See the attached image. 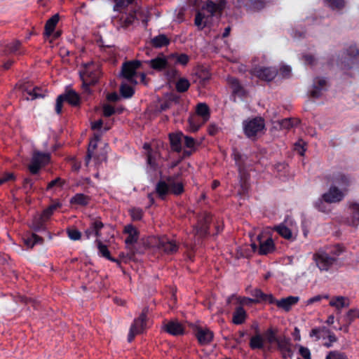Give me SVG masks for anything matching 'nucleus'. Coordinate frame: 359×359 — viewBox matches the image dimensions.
Instances as JSON below:
<instances>
[{"label":"nucleus","instance_id":"nucleus-1","mask_svg":"<svg viewBox=\"0 0 359 359\" xmlns=\"http://www.w3.org/2000/svg\"><path fill=\"white\" fill-rule=\"evenodd\" d=\"M254 299L231 294L226 300L227 305L234 309L232 314H247L244 306H252L255 303H269L275 304L284 311L288 312L291 308L297 304L299 297L289 296L277 300L271 294H265L260 289L256 288L251 292Z\"/></svg>","mask_w":359,"mask_h":359},{"label":"nucleus","instance_id":"nucleus-2","mask_svg":"<svg viewBox=\"0 0 359 359\" xmlns=\"http://www.w3.org/2000/svg\"><path fill=\"white\" fill-rule=\"evenodd\" d=\"M101 74V69L97 64L95 62L84 64L79 71L83 92L90 94L92 91L90 87L98 83Z\"/></svg>","mask_w":359,"mask_h":359},{"label":"nucleus","instance_id":"nucleus-3","mask_svg":"<svg viewBox=\"0 0 359 359\" xmlns=\"http://www.w3.org/2000/svg\"><path fill=\"white\" fill-rule=\"evenodd\" d=\"M140 13V7L135 6L129 12H121L112 20L117 29H126L138 20L137 15Z\"/></svg>","mask_w":359,"mask_h":359},{"label":"nucleus","instance_id":"nucleus-4","mask_svg":"<svg viewBox=\"0 0 359 359\" xmlns=\"http://www.w3.org/2000/svg\"><path fill=\"white\" fill-rule=\"evenodd\" d=\"M50 161V154L47 152L34 151L28 170L32 175H36L40 170Z\"/></svg>","mask_w":359,"mask_h":359},{"label":"nucleus","instance_id":"nucleus-5","mask_svg":"<svg viewBox=\"0 0 359 359\" xmlns=\"http://www.w3.org/2000/svg\"><path fill=\"white\" fill-rule=\"evenodd\" d=\"M194 334L201 346L209 344L213 339V332L199 323H190Z\"/></svg>","mask_w":359,"mask_h":359},{"label":"nucleus","instance_id":"nucleus-6","mask_svg":"<svg viewBox=\"0 0 359 359\" xmlns=\"http://www.w3.org/2000/svg\"><path fill=\"white\" fill-rule=\"evenodd\" d=\"M212 222V215L208 212H203L199 216L197 224L194 226L196 236L201 238L206 237L209 233L210 225Z\"/></svg>","mask_w":359,"mask_h":359},{"label":"nucleus","instance_id":"nucleus-7","mask_svg":"<svg viewBox=\"0 0 359 359\" xmlns=\"http://www.w3.org/2000/svg\"><path fill=\"white\" fill-rule=\"evenodd\" d=\"M313 259L320 271H327L337 262L336 257H332L329 253L323 251L313 254Z\"/></svg>","mask_w":359,"mask_h":359},{"label":"nucleus","instance_id":"nucleus-8","mask_svg":"<svg viewBox=\"0 0 359 359\" xmlns=\"http://www.w3.org/2000/svg\"><path fill=\"white\" fill-rule=\"evenodd\" d=\"M264 128V121L262 118H252L243 123L245 135L249 138L255 137Z\"/></svg>","mask_w":359,"mask_h":359},{"label":"nucleus","instance_id":"nucleus-9","mask_svg":"<svg viewBox=\"0 0 359 359\" xmlns=\"http://www.w3.org/2000/svg\"><path fill=\"white\" fill-rule=\"evenodd\" d=\"M327 180L332 184V186L341 187L340 190L343 191H346L351 183V177L341 172H333L327 177Z\"/></svg>","mask_w":359,"mask_h":359},{"label":"nucleus","instance_id":"nucleus-10","mask_svg":"<svg viewBox=\"0 0 359 359\" xmlns=\"http://www.w3.org/2000/svg\"><path fill=\"white\" fill-rule=\"evenodd\" d=\"M140 66L141 62L140 60H132L124 62L121 69L123 77L131 83H137V81L134 79V76L137 74L136 70L139 69Z\"/></svg>","mask_w":359,"mask_h":359},{"label":"nucleus","instance_id":"nucleus-11","mask_svg":"<svg viewBox=\"0 0 359 359\" xmlns=\"http://www.w3.org/2000/svg\"><path fill=\"white\" fill-rule=\"evenodd\" d=\"M147 324V316H140L134 320L132 324L129 334L128 336V341H132L136 334H140L146 328Z\"/></svg>","mask_w":359,"mask_h":359},{"label":"nucleus","instance_id":"nucleus-12","mask_svg":"<svg viewBox=\"0 0 359 359\" xmlns=\"http://www.w3.org/2000/svg\"><path fill=\"white\" fill-rule=\"evenodd\" d=\"M310 337H315L316 340L321 338L325 339L327 338L328 341L324 343V346L329 348L332 346L334 342L337 341V337L334 334H331L330 331L325 328H314L310 332Z\"/></svg>","mask_w":359,"mask_h":359},{"label":"nucleus","instance_id":"nucleus-13","mask_svg":"<svg viewBox=\"0 0 359 359\" xmlns=\"http://www.w3.org/2000/svg\"><path fill=\"white\" fill-rule=\"evenodd\" d=\"M231 156L235 162L236 166L238 168V171L240 176V181L241 183L245 179V162L247 160V156L241 154L237 149H233ZM244 184H242V187Z\"/></svg>","mask_w":359,"mask_h":359},{"label":"nucleus","instance_id":"nucleus-14","mask_svg":"<svg viewBox=\"0 0 359 359\" xmlns=\"http://www.w3.org/2000/svg\"><path fill=\"white\" fill-rule=\"evenodd\" d=\"M1 52L6 55L10 54L21 55L26 53V50L22 47L20 41L13 40L10 43L2 45Z\"/></svg>","mask_w":359,"mask_h":359},{"label":"nucleus","instance_id":"nucleus-15","mask_svg":"<svg viewBox=\"0 0 359 359\" xmlns=\"http://www.w3.org/2000/svg\"><path fill=\"white\" fill-rule=\"evenodd\" d=\"M254 75L265 81H272L278 74V69L275 67H257L253 69Z\"/></svg>","mask_w":359,"mask_h":359},{"label":"nucleus","instance_id":"nucleus-16","mask_svg":"<svg viewBox=\"0 0 359 359\" xmlns=\"http://www.w3.org/2000/svg\"><path fill=\"white\" fill-rule=\"evenodd\" d=\"M344 196V192L336 186H331L329 190L323 194V200L327 203H339Z\"/></svg>","mask_w":359,"mask_h":359},{"label":"nucleus","instance_id":"nucleus-17","mask_svg":"<svg viewBox=\"0 0 359 359\" xmlns=\"http://www.w3.org/2000/svg\"><path fill=\"white\" fill-rule=\"evenodd\" d=\"M327 90V81L323 77L317 76L314 79L312 89L309 90V95L312 98L318 99L322 96L323 92Z\"/></svg>","mask_w":359,"mask_h":359},{"label":"nucleus","instance_id":"nucleus-18","mask_svg":"<svg viewBox=\"0 0 359 359\" xmlns=\"http://www.w3.org/2000/svg\"><path fill=\"white\" fill-rule=\"evenodd\" d=\"M147 63L152 69L156 72L164 71L169 67L168 59L163 53H161L155 58L147 61Z\"/></svg>","mask_w":359,"mask_h":359},{"label":"nucleus","instance_id":"nucleus-19","mask_svg":"<svg viewBox=\"0 0 359 359\" xmlns=\"http://www.w3.org/2000/svg\"><path fill=\"white\" fill-rule=\"evenodd\" d=\"M257 241L259 243L258 249V254L259 255H267L268 254L273 253L276 250L275 243L271 237L262 241V236L258 235Z\"/></svg>","mask_w":359,"mask_h":359},{"label":"nucleus","instance_id":"nucleus-20","mask_svg":"<svg viewBox=\"0 0 359 359\" xmlns=\"http://www.w3.org/2000/svg\"><path fill=\"white\" fill-rule=\"evenodd\" d=\"M225 1L222 0L219 3H215L211 0H208L202 6V11H206L209 13V18H212L215 13H221L225 7Z\"/></svg>","mask_w":359,"mask_h":359},{"label":"nucleus","instance_id":"nucleus-21","mask_svg":"<svg viewBox=\"0 0 359 359\" xmlns=\"http://www.w3.org/2000/svg\"><path fill=\"white\" fill-rule=\"evenodd\" d=\"M279 348L285 358H292L297 345L292 344L289 339H283L278 341Z\"/></svg>","mask_w":359,"mask_h":359},{"label":"nucleus","instance_id":"nucleus-22","mask_svg":"<svg viewBox=\"0 0 359 359\" xmlns=\"http://www.w3.org/2000/svg\"><path fill=\"white\" fill-rule=\"evenodd\" d=\"M158 247L168 255H172L178 251L179 246L175 241L162 238L158 241Z\"/></svg>","mask_w":359,"mask_h":359},{"label":"nucleus","instance_id":"nucleus-23","mask_svg":"<svg viewBox=\"0 0 359 359\" xmlns=\"http://www.w3.org/2000/svg\"><path fill=\"white\" fill-rule=\"evenodd\" d=\"M165 330L171 335L178 336L184 334V325L177 320H170L163 326Z\"/></svg>","mask_w":359,"mask_h":359},{"label":"nucleus","instance_id":"nucleus-24","mask_svg":"<svg viewBox=\"0 0 359 359\" xmlns=\"http://www.w3.org/2000/svg\"><path fill=\"white\" fill-rule=\"evenodd\" d=\"M184 135L182 132L170 133L168 135L171 150L180 153L182 151V140Z\"/></svg>","mask_w":359,"mask_h":359},{"label":"nucleus","instance_id":"nucleus-25","mask_svg":"<svg viewBox=\"0 0 359 359\" xmlns=\"http://www.w3.org/2000/svg\"><path fill=\"white\" fill-rule=\"evenodd\" d=\"M104 227V224L99 219H95L91 222L90 226L85 231L86 238L89 239L92 235L97 237V239L101 236L100 231Z\"/></svg>","mask_w":359,"mask_h":359},{"label":"nucleus","instance_id":"nucleus-26","mask_svg":"<svg viewBox=\"0 0 359 359\" xmlns=\"http://www.w3.org/2000/svg\"><path fill=\"white\" fill-rule=\"evenodd\" d=\"M346 53L347 56H348V61L346 62V61L341 62V65H344V68L351 69V64L353 63L354 60H356L359 56V49L356 46V45H351L346 50Z\"/></svg>","mask_w":359,"mask_h":359},{"label":"nucleus","instance_id":"nucleus-27","mask_svg":"<svg viewBox=\"0 0 359 359\" xmlns=\"http://www.w3.org/2000/svg\"><path fill=\"white\" fill-rule=\"evenodd\" d=\"M123 233L128 234L125 240L127 245H133L137 242L139 232L133 224H128L124 227Z\"/></svg>","mask_w":359,"mask_h":359},{"label":"nucleus","instance_id":"nucleus-28","mask_svg":"<svg viewBox=\"0 0 359 359\" xmlns=\"http://www.w3.org/2000/svg\"><path fill=\"white\" fill-rule=\"evenodd\" d=\"M155 192L160 199L165 200L168 194H170L169 183L165 180H159L156 184Z\"/></svg>","mask_w":359,"mask_h":359},{"label":"nucleus","instance_id":"nucleus-29","mask_svg":"<svg viewBox=\"0 0 359 359\" xmlns=\"http://www.w3.org/2000/svg\"><path fill=\"white\" fill-rule=\"evenodd\" d=\"M227 82L232 90V93L239 97H243L245 94V91L243 86L240 83L239 80L233 76H229Z\"/></svg>","mask_w":359,"mask_h":359},{"label":"nucleus","instance_id":"nucleus-30","mask_svg":"<svg viewBox=\"0 0 359 359\" xmlns=\"http://www.w3.org/2000/svg\"><path fill=\"white\" fill-rule=\"evenodd\" d=\"M170 43V39L164 34H160L150 41V45L155 48H161L168 46Z\"/></svg>","mask_w":359,"mask_h":359},{"label":"nucleus","instance_id":"nucleus-31","mask_svg":"<svg viewBox=\"0 0 359 359\" xmlns=\"http://www.w3.org/2000/svg\"><path fill=\"white\" fill-rule=\"evenodd\" d=\"M65 101L73 107L79 106L81 104V98L79 95L74 90H67L64 94L61 95Z\"/></svg>","mask_w":359,"mask_h":359},{"label":"nucleus","instance_id":"nucleus-32","mask_svg":"<svg viewBox=\"0 0 359 359\" xmlns=\"http://www.w3.org/2000/svg\"><path fill=\"white\" fill-rule=\"evenodd\" d=\"M90 200V196L84 194L78 193L70 198L69 203L72 205L85 207L89 205Z\"/></svg>","mask_w":359,"mask_h":359},{"label":"nucleus","instance_id":"nucleus-33","mask_svg":"<svg viewBox=\"0 0 359 359\" xmlns=\"http://www.w3.org/2000/svg\"><path fill=\"white\" fill-rule=\"evenodd\" d=\"M329 304L339 311L342 308L348 307L350 305V300L348 297L335 296L330 299Z\"/></svg>","mask_w":359,"mask_h":359},{"label":"nucleus","instance_id":"nucleus-34","mask_svg":"<svg viewBox=\"0 0 359 359\" xmlns=\"http://www.w3.org/2000/svg\"><path fill=\"white\" fill-rule=\"evenodd\" d=\"M58 21H59V15L58 14H55L54 15H53L50 18H49L46 21L45 27H44V32H43L44 36L49 37L52 35V34L53 33V32L55 29L57 24L58 23Z\"/></svg>","mask_w":359,"mask_h":359},{"label":"nucleus","instance_id":"nucleus-35","mask_svg":"<svg viewBox=\"0 0 359 359\" xmlns=\"http://www.w3.org/2000/svg\"><path fill=\"white\" fill-rule=\"evenodd\" d=\"M196 113L197 115L201 116L204 121H207L210 117V107L204 102H199L196 105Z\"/></svg>","mask_w":359,"mask_h":359},{"label":"nucleus","instance_id":"nucleus-36","mask_svg":"<svg viewBox=\"0 0 359 359\" xmlns=\"http://www.w3.org/2000/svg\"><path fill=\"white\" fill-rule=\"evenodd\" d=\"M46 222L45 219H43V217H35L32 220L31 228L35 232L46 233Z\"/></svg>","mask_w":359,"mask_h":359},{"label":"nucleus","instance_id":"nucleus-37","mask_svg":"<svg viewBox=\"0 0 359 359\" xmlns=\"http://www.w3.org/2000/svg\"><path fill=\"white\" fill-rule=\"evenodd\" d=\"M209 16H207L203 12L198 11L196 13L194 25L198 27L199 30L208 26Z\"/></svg>","mask_w":359,"mask_h":359},{"label":"nucleus","instance_id":"nucleus-38","mask_svg":"<svg viewBox=\"0 0 359 359\" xmlns=\"http://www.w3.org/2000/svg\"><path fill=\"white\" fill-rule=\"evenodd\" d=\"M24 243L28 248H32L35 245L43 243V238L37 234L32 233L31 236L24 239Z\"/></svg>","mask_w":359,"mask_h":359},{"label":"nucleus","instance_id":"nucleus-39","mask_svg":"<svg viewBox=\"0 0 359 359\" xmlns=\"http://www.w3.org/2000/svg\"><path fill=\"white\" fill-rule=\"evenodd\" d=\"M266 5L265 0H248L245 6L248 9L253 11H260Z\"/></svg>","mask_w":359,"mask_h":359},{"label":"nucleus","instance_id":"nucleus-40","mask_svg":"<svg viewBox=\"0 0 359 359\" xmlns=\"http://www.w3.org/2000/svg\"><path fill=\"white\" fill-rule=\"evenodd\" d=\"M273 230L285 239L290 240L292 238V231L284 224L274 226Z\"/></svg>","mask_w":359,"mask_h":359},{"label":"nucleus","instance_id":"nucleus-41","mask_svg":"<svg viewBox=\"0 0 359 359\" xmlns=\"http://www.w3.org/2000/svg\"><path fill=\"white\" fill-rule=\"evenodd\" d=\"M99 253L109 261H115L114 257L111 256L110 252L106 245L103 244L100 239L95 240Z\"/></svg>","mask_w":359,"mask_h":359},{"label":"nucleus","instance_id":"nucleus-42","mask_svg":"<svg viewBox=\"0 0 359 359\" xmlns=\"http://www.w3.org/2000/svg\"><path fill=\"white\" fill-rule=\"evenodd\" d=\"M170 192L175 196H180L184 192V184L182 182L169 183Z\"/></svg>","mask_w":359,"mask_h":359},{"label":"nucleus","instance_id":"nucleus-43","mask_svg":"<svg viewBox=\"0 0 359 359\" xmlns=\"http://www.w3.org/2000/svg\"><path fill=\"white\" fill-rule=\"evenodd\" d=\"M190 87V82L186 78H180L175 83V88L178 93H185Z\"/></svg>","mask_w":359,"mask_h":359},{"label":"nucleus","instance_id":"nucleus-44","mask_svg":"<svg viewBox=\"0 0 359 359\" xmlns=\"http://www.w3.org/2000/svg\"><path fill=\"white\" fill-rule=\"evenodd\" d=\"M350 208L352 210L351 224L353 226H358L359 225V204L352 203L350 205Z\"/></svg>","mask_w":359,"mask_h":359},{"label":"nucleus","instance_id":"nucleus-45","mask_svg":"<svg viewBox=\"0 0 359 359\" xmlns=\"http://www.w3.org/2000/svg\"><path fill=\"white\" fill-rule=\"evenodd\" d=\"M22 188L27 195L32 194L35 191L34 180L30 177H25L23 180Z\"/></svg>","mask_w":359,"mask_h":359},{"label":"nucleus","instance_id":"nucleus-46","mask_svg":"<svg viewBox=\"0 0 359 359\" xmlns=\"http://www.w3.org/2000/svg\"><path fill=\"white\" fill-rule=\"evenodd\" d=\"M170 57L172 58H175L177 64H180L183 66L187 65L190 60L189 56L185 53L179 54V53H172Z\"/></svg>","mask_w":359,"mask_h":359},{"label":"nucleus","instance_id":"nucleus-47","mask_svg":"<svg viewBox=\"0 0 359 359\" xmlns=\"http://www.w3.org/2000/svg\"><path fill=\"white\" fill-rule=\"evenodd\" d=\"M344 316H329L327 319L326 320V323L327 325L331 326L333 329L337 330H342L341 325H335V322L339 323L340 320H342Z\"/></svg>","mask_w":359,"mask_h":359},{"label":"nucleus","instance_id":"nucleus-48","mask_svg":"<svg viewBox=\"0 0 359 359\" xmlns=\"http://www.w3.org/2000/svg\"><path fill=\"white\" fill-rule=\"evenodd\" d=\"M325 3L332 10L340 11L345 7L344 0H324Z\"/></svg>","mask_w":359,"mask_h":359},{"label":"nucleus","instance_id":"nucleus-49","mask_svg":"<svg viewBox=\"0 0 359 359\" xmlns=\"http://www.w3.org/2000/svg\"><path fill=\"white\" fill-rule=\"evenodd\" d=\"M95 140L90 141V142L89 143L88 147L87 154H86V159H85L86 165H88L89 163L90 160L93 157V151L97 148L96 142L99 139V135H95Z\"/></svg>","mask_w":359,"mask_h":359},{"label":"nucleus","instance_id":"nucleus-50","mask_svg":"<svg viewBox=\"0 0 359 359\" xmlns=\"http://www.w3.org/2000/svg\"><path fill=\"white\" fill-rule=\"evenodd\" d=\"M115 4L114 6V11H121L122 9H125L129 6L133 4L135 0H114Z\"/></svg>","mask_w":359,"mask_h":359},{"label":"nucleus","instance_id":"nucleus-51","mask_svg":"<svg viewBox=\"0 0 359 359\" xmlns=\"http://www.w3.org/2000/svg\"><path fill=\"white\" fill-rule=\"evenodd\" d=\"M120 93L123 97L130 98L134 95L135 90L130 85L123 83L120 86Z\"/></svg>","mask_w":359,"mask_h":359},{"label":"nucleus","instance_id":"nucleus-52","mask_svg":"<svg viewBox=\"0 0 359 359\" xmlns=\"http://www.w3.org/2000/svg\"><path fill=\"white\" fill-rule=\"evenodd\" d=\"M250 346L252 348H262L264 346V340L261 335L257 334L250 339Z\"/></svg>","mask_w":359,"mask_h":359},{"label":"nucleus","instance_id":"nucleus-53","mask_svg":"<svg viewBox=\"0 0 359 359\" xmlns=\"http://www.w3.org/2000/svg\"><path fill=\"white\" fill-rule=\"evenodd\" d=\"M143 211L140 208H133L130 210V215L133 221H140L143 217Z\"/></svg>","mask_w":359,"mask_h":359},{"label":"nucleus","instance_id":"nucleus-54","mask_svg":"<svg viewBox=\"0 0 359 359\" xmlns=\"http://www.w3.org/2000/svg\"><path fill=\"white\" fill-rule=\"evenodd\" d=\"M297 124V121L293 118H284L279 122L281 128L290 129Z\"/></svg>","mask_w":359,"mask_h":359},{"label":"nucleus","instance_id":"nucleus-55","mask_svg":"<svg viewBox=\"0 0 359 359\" xmlns=\"http://www.w3.org/2000/svg\"><path fill=\"white\" fill-rule=\"evenodd\" d=\"M15 180V176L13 172H0V185Z\"/></svg>","mask_w":359,"mask_h":359},{"label":"nucleus","instance_id":"nucleus-56","mask_svg":"<svg viewBox=\"0 0 359 359\" xmlns=\"http://www.w3.org/2000/svg\"><path fill=\"white\" fill-rule=\"evenodd\" d=\"M65 181L62 180L61 177H56L55 180L50 181L46 187V190L49 191L52 189L53 188L57 187H62L65 184Z\"/></svg>","mask_w":359,"mask_h":359},{"label":"nucleus","instance_id":"nucleus-57","mask_svg":"<svg viewBox=\"0 0 359 359\" xmlns=\"http://www.w3.org/2000/svg\"><path fill=\"white\" fill-rule=\"evenodd\" d=\"M327 203L323 200V196L318 198L314 203L315 208L320 212H326L328 211Z\"/></svg>","mask_w":359,"mask_h":359},{"label":"nucleus","instance_id":"nucleus-58","mask_svg":"<svg viewBox=\"0 0 359 359\" xmlns=\"http://www.w3.org/2000/svg\"><path fill=\"white\" fill-rule=\"evenodd\" d=\"M115 108L108 104H105L102 107V113L103 116L105 117H110L111 116L114 115L116 113Z\"/></svg>","mask_w":359,"mask_h":359},{"label":"nucleus","instance_id":"nucleus-59","mask_svg":"<svg viewBox=\"0 0 359 359\" xmlns=\"http://www.w3.org/2000/svg\"><path fill=\"white\" fill-rule=\"evenodd\" d=\"M15 301L16 302H20L27 306L32 305L34 307L36 305V302L34 299L25 296H18Z\"/></svg>","mask_w":359,"mask_h":359},{"label":"nucleus","instance_id":"nucleus-60","mask_svg":"<svg viewBox=\"0 0 359 359\" xmlns=\"http://www.w3.org/2000/svg\"><path fill=\"white\" fill-rule=\"evenodd\" d=\"M297 349L298 350L299 354L304 359H311V353L309 348L301 345H297Z\"/></svg>","mask_w":359,"mask_h":359},{"label":"nucleus","instance_id":"nucleus-61","mask_svg":"<svg viewBox=\"0 0 359 359\" xmlns=\"http://www.w3.org/2000/svg\"><path fill=\"white\" fill-rule=\"evenodd\" d=\"M69 238L72 241H78L81 238V233L76 229H69L67 231Z\"/></svg>","mask_w":359,"mask_h":359},{"label":"nucleus","instance_id":"nucleus-62","mask_svg":"<svg viewBox=\"0 0 359 359\" xmlns=\"http://www.w3.org/2000/svg\"><path fill=\"white\" fill-rule=\"evenodd\" d=\"M323 299H329V295L328 294H318V295H316V296L309 299L306 301V304L307 305H310V304H314L316 302H319Z\"/></svg>","mask_w":359,"mask_h":359},{"label":"nucleus","instance_id":"nucleus-63","mask_svg":"<svg viewBox=\"0 0 359 359\" xmlns=\"http://www.w3.org/2000/svg\"><path fill=\"white\" fill-rule=\"evenodd\" d=\"M182 172H177V173H175L172 175H168L167 177H165V180L168 182V183H172V182H182L180 180V178L182 177Z\"/></svg>","mask_w":359,"mask_h":359},{"label":"nucleus","instance_id":"nucleus-64","mask_svg":"<svg viewBox=\"0 0 359 359\" xmlns=\"http://www.w3.org/2000/svg\"><path fill=\"white\" fill-rule=\"evenodd\" d=\"M64 102L65 100L63 97L61 95H60L56 99L55 112L57 113V114H60L62 113Z\"/></svg>","mask_w":359,"mask_h":359}]
</instances>
